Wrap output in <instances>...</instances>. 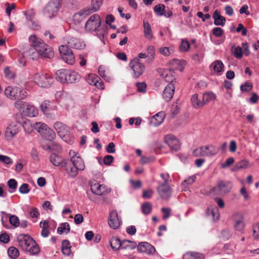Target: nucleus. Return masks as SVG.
Segmentation results:
<instances>
[{"mask_svg":"<svg viewBox=\"0 0 259 259\" xmlns=\"http://www.w3.org/2000/svg\"><path fill=\"white\" fill-rule=\"evenodd\" d=\"M18 127L17 125L14 123H12L9 125L6 130V137L7 139L10 140L18 133Z\"/></svg>","mask_w":259,"mask_h":259,"instance_id":"obj_21","label":"nucleus"},{"mask_svg":"<svg viewBox=\"0 0 259 259\" xmlns=\"http://www.w3.org/2000/svg\"><path fill=\"white\" fill-rule=\"evenodd\" d=\"M8 185L9 187L12 190L10 191V192H14L17 189V182L15 179H11L8 181Z\"/></svg>","mask_w":259,"mask_h":259,"instance_id":"obj_56","label":"nucleus"},{"mask_svg":"<svg viewBox=\"0 0 259 259\" xmlns=\"http://www.w3.org/2000/svg\"><path fill=\"white\" fill-rule=\"evenodd\" d=\"M233 54L234 56L240 59L242 57V49L240 47H237L234 48Z\"/></svg>","mask_w":259,"mask_h":259,"instance_id":"obj_62","label":"nucleus"},{"mask_svg":"<svg viewBox=\"0 0 259 259\" xmlns=\"http://www.w3.org/2000/svg\"><path fill=\"white\" fill-rule=\"evenodd\" d=\"M129 67L133 71V76L136 78L142 75L145 71V65L138 58H135L130 61Z\"/></svg>","mask_w":259,"mask_h":259,"instance_id":"obj_10","label":"nucleus"},{"mask_svg":"<svg viewBox=\"0 0 259 259\" xmlns=\"http://www.w3.org/2000/svg\"><path fill=\"white\" fill-rule=\"evenodd\" d=\"M212 17L214 19V24L215 25L224 26L225 25L226 19L221 15L218 10L214 12Z\"/></svg>","mask_w":259,"mask_h":259,"instance_id":"obj_24","label":"nucleus"},{"mask_svg":"<svg viewBox=\"0 0 259 259\" xmlns=\"http://www.w3.org/2000/svg\"><path fill=\"white\" fill-rule=\"evenodd\" d=\"M50 161L51 163L56 166H63L64 164V162L65 161V159L63 158L61 156L52 153L51 154L49 157Z\"/></svg>","mask_w":259,"mask_h":259,"instance_id":"obj_23","label":"nucleus"},{"mask_svg":"<svg viewBox=\"0 0 259 259\" xmlns=\"http://www.w3.org/2000/svg\"><path fill=\"white\" fill-rule=\"evenodd\" d=\"M219 152L218 149L213 145L201 146L193 150V154L195 156L209 157L216 155Z\"/></svg>","mask_w":259,"mask_h":259,"instance_id":"obj_8","label":"nucleus"},{"mask_svg":"<svg viewBox=\"0 0 259 259\" xmlns=\"http://www.w3.org/2000/svg\"><path fill=\"white\" fill-rule=\"evenodd\" d=\"M234 225L235 230L242 232L245 227L242 215L240 214H236L234 215Z\"/></svg>","mask_w":259,"mask_h":259,"instance_id":"obj_20","label":"nucleus"},{"mask_svg":"<svg viewBox=\"0 0 259 259\" xmlns=\"http://www.w3.org/2000/svg\"><path fill=\"white\" fill-rule=\"evenodd\" d=\"M211 31L212 33L218 37L222 36L224 32V30L220 27H214L212 29Z\"/></svg>","mask_w":259,"mask_h":259,"instance_id":"obj_59","label":"nucleus"},{"mask_svg":"<svg viewBox=\"0 0 259 259\" xmlns=\"http://www.w3.org/2000/svg\"><path fill=\"white\" fill-rule=\"evenodd\" d=\"M0 161L6 165H10L13 163V161L10 157L3 155H0Z\"/></svg>","mask_w":259,"mask_h":259,"instance_id":"obj_60","label":"nucleus"},{"mask_svg":"<svg viewBox=\"0 0 259 259\" xmlns=\"http://www.w3.org/2000/svg\"><path fill=\"white\" fill-rule=\"evenodd\" d=\"M249 163L246 160H242L237 163L234 167V170H238L241 169H245L248 167Z\"/></svg>","mask_w":259,"mask_h":259,"instance_id":"obj_49","label":"nucleus"},{"mask_svg":"<svg viewBox=\"0 0 259 259\" xmlns=\"http://www.w3.org/2000/svg\"><path fill=\"white\" fill-rule=\"evenodd\" d=\"M233 187L231 182L229 181L219 180L216 186L209 190V193L213 195H225L230 192Z\"/></svg>","mask_w":259,"mask_h":259,"instance_id":"obj_4","label":"nucleus"},{"mask_svg":"<svg viewBox=\"0 0 259 259\" xmlns=\"http://www.w3.org/2000/svg\"><path fill=\"white\" fill-rule=\"evenodd\" d=\"M141 209L143 214L148 215L152 211V205L150 202H145L142 204Z\"/></svg>","mask_w":259,"mask_h":259,"instance_id":"obj_45","label":"nucleus"},{"mask_svg":"<svg viewBox=\"0 0 259 259\" xmlns=\"http://www.w3.org/2000/svg\"><path fill=\"white\" fill-rule=\"evenodd\" d=\"M183 259H204L205 256L203 254L195 252L188 251L186 252L183 257Z\"/></svg>","mask_w":259,"mask_h":259,"instance_id":"obj_26","label":"nucleus"},{"mask_svg":"<svg viewBox=\"0 0 259 259\" xmlns=\"http://www.w3.org/2000/svg\"><path fill=\"white\" fill-rule=\"evenodd\" d=\"M22 126L25 132L28 134L31 133L33 131V128H34V126L33 127L32 126V124L29 121L24 122Z\"/></svg>","mask_w":259,"mask_h":259,"instance_id":"obj_55","label":"nucleus"},{"mask_svg":"<svg viewBox=\"0 0 259 259\" xmlns=\"http://www.w3.org/2000/svg\"><path fill=\"white\" fill-rule=\"evenodd\" d=\"M207 213L208 214H211L214 221H218L220 218V213L217 208L207 209Z\"/></svg>","mask_w":259,"mask_h":259,"instance_id":"obj_48","label":"nucleus"},{"mask_svg":"<svg viewBox=\"0 0 259 259\" xmlns=\"http://www.w3.org/2000/svg\"><path fill=\"white\" fill-rule=\"evenodd\" d=\"M62 167L64 168L66 173L70 177L74 178L77 176L78 170L84 169L85 165L82 159H79L75 161V162L65 160Z\"/></svg>","mask_w":259,"mask_h":259,"instance_id":"obj_2","label":"nucleus"},{"mask_svg":"<svg viewBox=\"0 0 259 259\" xmlns=\"http://www.w3.org/2000/svg\"><path fill=\"white\" fill-rule=\"evenodd\" d=\"M19 192L22 194H27L30 191L29 185L26 183H24L19 187Z\"/></svg>","mask_w":259,"mask_h":259,"instance_id":"obj_63","label":"nucleus"},{"mask_svg":"<svg viewBox=\"0 0 259 259\" xmlns=\"http://www.w3.org/2000/svg\"><path fill=\"white\" fill-rule=\"evenodd\" d=\"M23 13L25 15L27 20H31L33 19V18L35 15V11L33 9L24 11Z\"/></svg>","mask_w":259,"mask_h":259,"instance_id":"obj_54","label":"nucleus"},{"mask_svg":"<svg viewBox=\"0 0 259 259\" xmlns=\"http://www.w3.org/2000/svg\"><path fill=\"white\" fill-rule=\"evenodd\" d=\"M164 141L171 150L178 151L180 148L179 141L173 135H166L164 138Z\"/></svg>","mask_w":259,"mask_h":259,"instance_id":"obj_15","label":"nucleus"},{"mask_svg":"<svg viewBox=\"0 0 259 259\" xmlns=\"http://www.w3.org/2000/svg\"><path fill=\"white\" fill-rule=\"evenodd\" d=\"M17 240L19 245L25 250H26L34 241L30 236L25 234L19 235Z\"/></svg>","mask_w":259,"mask_h":259,"instance_id":"obj_16","label":"nucleus"},{"mask_svg":"<svg viewBox=\"0 0 259 259\" xmlns=\"http://www.w3.org/2000/svg\"><path fill=\"white\" fill-rule=\"evenodd\" d=\"M122 242L116 237H113L110 240V245L114 250H117L120 247L122 248Z\"/></svg>","mask_w":259,"mask_h":259,"instance_id":"obj_34","label":"nucleus"},{"mask_svg":"<svg viewBox=\"0 0 259 259\" xmlns=\"http://www.w3.org/2000/svg\"><path fill=\"white\" fill-rule=\"evenodd\" d=\"M31 46L32 47L26 52V55L28 56L31 59H37L40 56V54L38 51H36L35 47Z\"/></svg>","mask_w":259,"mask_h":259,"instance_id":"obj_39","label":"nucleus"},{"mask_svg":"<svg viewBox=\"0 0 259 259\" xmlns=\"http://www.w3.org/2000/svg\"><path fill=\"white\" fill-rule=\"evenodd\" d=\"M137 249L139 252L145 253L149 255L153 254L155 252V247L146 242L140 243L137 246Z\"/></svg>","mask_w":259,"mask_h":259,"instance_id":"obj_17","label":"nucleus"},{"mask_svg":"<svg viewBox=\"0 0 259 259\" xmlns=\"http://www.w3.org/2000/svg\"><path fill=\"white\" fill-rule=\"evenodd\" d=\"M113 161V157L110 155H106L103 158L104 164L110 165Z\"/></svg>","mask_w":259,"mask_h":259,"instance_id":"obj_64","label":"nucleus"},{"mask_svg":"<svg viewBox=\"0 0 259 259\" xmlns=\"http://www.w3.org/2000/svg\"><path fill=\"white\" fill-rule=\"evenodd\" d=\"M54 126L58 133L60 135H65L68 132V127L61 122H56Z\"/></svg>","mask_w":259,"mask_h":259,"instance_id":"obj_33","label":"nucleus"},{"mask_svg":"<svg viewBox=\"0 0 259 259\" xmlns=\"http://www.w3.org/2000/svg\"><path fill=\"white\" fill-rule=\"evenodd\" d=\"M66 45L75 49H82L85 47V44L78 38L73 36H68L65 39Z\"/></svg>","mask_w":259,"mask_h":259,"instance_id":"obj_14","label":"nucleus"},{"mask_svg":"<svg viewBox=\"0 0 259 259\" xmlns=\"http://www.w3.org/2000/svg\"><path fill=\"white\" fill-rule=\"evenodd\" d=\"M165 114L163 112H159L154 115L151 119V123L154 126H157L161 124L163 121Z\"/></svg>","mask_w":259,"mask_h":259,"instance_id":"obj_27","label":"nucleus"},{"mask_svg":"<svg viewBox=\"0 0 259 259\" xmlns=\"http://www.w3.org/2000/svg\"><path fill=\"white\" fill-rule=\"evenodd\" d=\"M8 254L11 258H16L19 255V251L15 247L11 246L8 249Z\"/></svg>","mask_w":259,"mask_h":259,"instance_id":"obj_44","label":"nucleus"},{"mask_svg":"<svg viewBox=\"0 0 259 259\" xmlns=\"http://www.w3.org/2000/svg\"><path fill=\"white\" fill-rule=\"evenodd\" d=\"M211 67L214 71L220 73L223 70L224 64L221 61L217 60L212 63Z\"/></svg>","mask_w":259,"mask_h":259,"instance_id":"obj_46","label":"nucleus"},{"mask_svg":"<svg viewBox=\"0 0 259 259\" xmlns=\"http://www.w3.org/2000/svg\"><path fill=\"white\" fill-rule=\"evenodd\" d=\"M62 59L67 64L72 65L75 62V57L71 49L67 45H61L59 48Z\"/></svg>","mask_w":259,"mask_h":259,"instance_id":"obj_11","label":"nucleus"},{"mask_svg":"<svg viewBox=\"0 0 259 259\" xmlns=\"http://www.w3.org/2000/svg\"><path fill=\"white\" fill-rule=\"evenodd\" d=\"M90 10L89 9H86L85 8L81 10L80 11L74 15V21L76 23H80L83 21L87 16L90 15Z\"/></svg>","mask_w":259,"mask_h":259,"instance_id":"obj_22","label":"nucleus"},{"mask_svg":"<svg viewBox=\"0 0 259 259\" xmlns=\"http://www.w3.org/2000/svg\"><path fill=\"white\" fill-rule=\"evenodd\" d=\"M120 223L117 211L116 210L111 211L108 219V224L110 227L113 229H116L119 227Z\"/></svg>","mask_w":259,"mask_h":259,"instance_id":"obj_18","label":"nucleus"},{"mask_svg":"<svg viewBox=\"0 0 259 259\" xmlns=\"http://www.w3.org/2000/svg\"><path fill=\"white\" fill-rule=\"evenodd\" d=\"M50 104L51 102L48 100H45L41 103L40 109L44 114H48L49 108L50 107Z\"/></svg>","mask_w":259,"mask_h":259,"instance_id":"obj_50","label":"nucleus"},{"mask_svg":"<svg viewBox=\"0 0 259 259\" xmlns=\"http://www.w3.org/2000/svg\"><path fill=\"white\" fill-rule=\"evenodd\" d=\"M6 96L12 100L22 101L26 98L27 92L22 88L19 87H8L5 91Z\"/></svg>","mask_w":259,"mask_h":259,"instance_id":"obj_6","label":"nucleus"},{"mask_svg":"<svg viewBox=\"0 0 259 259\" xmlns=\"http://www.w3.org/2000/svg\"><path fill=\"white\" fill-rule=\"evenodd\" d=\"M196 180V177L194 176H192L189 177L187 179L184 181L182 185L186 187L187 185H192Z\"/></svg>","mask_w":259,"mask_h":259,"instance_id":"obj_61","label":"nucleus"},{"mask_svg":"<svg viewBox=\"0 0 259 259\" xmlns=\"http://www.w3.org/2000/svg\"><path fill=\"white\" fill-rule=\"evenodd\" d=\"M70 230V225L68 223L66 222L62 223L60 227L57 229V232L59 234H62L63 233L68 234Z\"/></svg>","mask_w":259,"mask_h":259,"instance_id":"obj_40","label":"nucleus"},{"mask_svg":"<svg viewBox=\"0 0 259 259\" xmlns=\"http://www.w3.org/2000/svg\"><path fill=\"white\" fill-rule=\"evenodd\" d=\"M29 39L31 45L35 47L41 58L51 59L54 57V53L52 48L44 42L42 40L37 38L34 35H31Z\"/></svg>","mask_w":259,"mask_h":259,"instance_id":"obj_1","label":"nucleus"},{"mask_svg":"<svg viewBox=\"0 0 259 259\" xmlns=\"http://www.w3.org/2000/svg\"><path fill=\"white\" fill-rule=\"evenodd\" d=\"M9 222L14 227H18L20 224L19 218L15 215H11L10 217Z\"/></svg>","mask_w":259,"mask_h":259,"instance_id":"obj_57","label":"nucleus"},{"mask_svg":"<svg viewBox=\"0 0 259 259\" xmlns=\"http://www.w3.org/2000/svg\"><path fill=\"white\" fill-rule=\"evenodd\" d=\"M101 25L100 16L95 14L91 16L85 24V29L89 31H96Z\"/></svg>","mask_w":259,"mask_h":259,"instance_id":"obj_12","label":"nucleus"},{"mask_svg":"<svg viewBox=\"0 0 259 259\" xmlns=\"http://www.w3.org/2000/svg\"><path fill=\"white\" fill-rule=\"evenodd\" d=\"M100 77L96 75L95 74H89L87 77V80L88 82L91 84L93 85L96 84L97 82V80H100Z\"/></svg>","mask_w":259,"mask_h":259,"instance_id":"obj_47","label":"nucleus"},{"mask_svg":"<svg viewBox=\"0 0 259 259\" xmlns=\"http://www.w3.org/2000/svg\"><path fill=\"white\" fill-rule=\"evenodd\" d=\"M32 79L36 84L42 88L50 87L54 82L52 76L41 71L34 73Z\"/></svg>","mask_w":259,"mask_h":259,"instance_id":"obj_5","label":"nucleus"},{"mask_svg":"<svg viewBox=\"0 0 259 259\" xmlns=\"http://www.w3.org/2000/svg\"><path fill=\"white\" fill-rule=\"evenodd\" d=\"M216 96L211 92H206L203 94L202 101L204 105L210 101L215 100Z\"/></svg>","mask_w":259,"mask_h":259,"instance_id":"obj_38","label":"nucleus"},{"mask_svg":"<svg viewBox=\"0 0 259 259\" xmlns=\"http://www.w3.org/2000/svg\"><path fill=\"white\" fill-rule=\"evenodd\" d=\"M34 127L41 136L47 140L52 141L56 137V134L53 130L44 123L36 122L34 124Z\"/></svg>","mask_w":259,"mask_h":259,"instance_id":"obj_9","label":"nucleus"},{"mask_svg":"<svg viewBox=\"0 0 259 259\" xmlns=\"http://www.w3.org/2000/svg\"><path fill=\"white\" fill-rule=\"evenodd\" d=\"M15 106L16 108L21 111L24 115L34 117L38 114L37 109L26 102L18 101L15 103Z\"/></svg>","mask_w":259,"mask_h":259,"instance_id":"obj_7","label":"nucleus"},{"mask_svg":"<svg viewBox=\"0 0 259 259\" xmlns=\"http://www.w3.org/2000/svg\"><path fill=\"white\" fill-rule=\"evenodd\" d=\"M40 227L42 228L41 235L44 237H48L50 234V232L48 229L49 228L48 222L47 221L41 222L40 223Z\"/></svg>","mask_w":259,"mask_h":259,"instance_id":"obj_41","label":"nucleus"},{"mask_svg":"<svg viewBox=\"0 0 259 259\" xmlns=\"http://www.w3.org/2000/svg\"><path fill=\"white\" fill-rule=\"evenodd\" d=\"M137 246V244L135 242L125 240L122 241V249H130L133 250Z\"/></svg>","mask_w":259,"mask_h":259,"instance_id":"obj_43","label":"nucleus"},{"mask_svg":"<svg viewBox=\"0 0 259 259\" xmlns=\"http://www.w3.org/2000/svg\"><path fill=\"white\" fill-rule=\"evenodd\" d=\"M67 71L66 69H60L56 73V79L61 83H66Z\"/></svg>","mask_w":259,"mask_h":259,"instance_id":"obj_28","label":"nucleus"},{"mask_svg":"<svg viewBox=\"0 0 259 259\" xmlns=\"http://www.w3.org/2000/svg\"><path fill=\"white\" fill-rule=\"evenodd\" d=\"M102 5V0H92V8H86V9L90 10V14L98 11Z\"/></svg>","mask_w":259,"mask_h":259,"instance_id":"obj_35","label":"nucleus"},{"mask_svg":"<svg viewBox=\"0 0 259 259\" xmlns=\"http://www.w3.org/2000/svg\"><path fill=\"white\" fill-rule=\"evenodd\" d=\"M191 100L192 106L196 109L200 108L204 106L203 101H201V98H199L198 95L197 94L193 95Z\"/></svg>","mask_w":259,"mask_h":259,"instance_id":"obj_32","label":"nucleus"},{"mask_svg":"<svg viewBox=\"0 0 259 259\" xmlns=\"http://www.w3.org/2000/svg\"><path fill=\"white\" fill-rule=\"evenodd\" d=\"M252 89V83L246 82L244 84L240 86V90L242 92H248Z\"/></svg>","mask_w":259,"mask_h":259,"instance_id":"obj_58","label":"nucleus"},{"mask_svg":"<svg viewBox=\"0 0 259 259\" xmlns=\"http://www.w3.org/2000/svg\"><path fill=\"white\" fill-rule=\"evenodd\" d=\"M62 0H52L44 7L42 13L44 16L52 19L55 17L61 7Z\"/></svg>","mask_w":259,"mask_h":259,"instance_id":"obj_3","label":"nucleus"},{"mask_svg":"<svg viewBox=\"0 0 259 259\" xmlns=\"http://www.w3.org/2000/svg\"><path fill=\"white\" fill-rule=\"evenodd\" d=\"M157 190L158 194L163 199H168L171 196V190L169 184H161V182H158Z\"/></svg>","mask_w":259,"mask_h":259,"instance_id":"obj_13","label":"nucleus"},{"mask_svg":"<svg viewBox=\"0 0 259 259\" xmlns=\"http://www.w3.org/2000/svg\"><path fill=\"white\" fill-rule=\"evenodd\" d=\"M190 44L187 39H182L180 45V51L181 52H187L190 49Z\"/></svg>","mask_w":259,"mask_h":259,"instance_id":"obj_52","label":"nucleus"},{"mask_svg":"<svg viewBox=\"0 0 259 259\" xmlns=\"http://www.w3.org/2000/svg\"><path fill=\"white\" fill-rule=\"evenodd\" d=\"M25 251H28L31 255H37L40 252V248L36 242L34 241Z\"/></svg>","mask_w":259,"mask_h":259,"instance_id":"obj_37","label":"nucleus"},{"mask_svg":"<svg viewBox=\"0 0 259 259\" xmlns=\"http://www.w3.org/2000/svg\"><path fill=\"white\" fill-rule=\"evenodd\" d=\"M165 7L163 4H158L154 7V11L158 15L162 16L163 14Z\"/></svg>","mask_w":259,"mask_h":259,"instance_id":"obj_51","label":"nucleus"},{"mask_svg":"<svg viewBox=\"0 0 259 259\" xmlns=\"http://www.w3.org/2000/svg\"><path fill=\"white\" fill-rule=\"evenodd\" d=\"M69 155L70 156V159H66L67 161H72L75 162V161L79 159H82L78 155V154L76 153L74 151L71 150L69 152Z\"/></svg>","mask_w":259,"mask_h":259,"instance_id":"obj_53","label":"nucleus"},{"mask_svg":"<svg viewBox=\"0 0 259 259\" xmlns=\"http://www.w3.org/2000/svg\"><path fill=\"white\" fill-rule=\"evenodd\" d=\"M175 87L173 83H168L163 91L162 96L166 101H170L172 98Z\"/></svg>","mask_w":259,"mask_h":259,"instance_id":"obj_19","label":"nucleus"},{"mask_svg":"<svg viewBox=\"0 0 259 259\" xmlns=\"http://www.w3.org/2000/svg\"><path fill=\"white\" fill-rule=\"evenodd\" d=\"M41 147H42V148L44 149H45V150L49 149V150H51L55 151L58 152H60L62 150V148H61V147L60 146V145H59L58 144H57L55 142H53L51 143V145H48L47 146L42 145Z\"/></svg>","mask_w":259,"mask_h":259,"instance_id":"obj_42","label":"nucleus"},{"mask_svg":"<svg viewBox=\"0 0 259 259\" xmlns=\"http://www.w3.org/2000/svg\"><path fill=\"white\" fill-rule=\"evenodd\" d=\"M174 71L171 70H163L161 74V76L164 79V80L169 82V83H172V82L175 80L172 73Z\"/></svg>","mask_w":259,"mask_h":259,"instance_id":"obj_30","label":"nucleus"},{"mask_svg":"<svg viewBox=\"0 0 259 259\" xmlns=\"http://www.w3.org/2000/svg\"><path fill=\"white\" fill-rule=\"evenodd\" d=\"M62 252L63 254L69 256L71 253L70 242L67 240H64L62 242Z\"/></svg>","mask_w":259,"mask_h":259,"instance_id":"obj_36","label":"nucleus"},{"mask_svg":"<svg viewBox=\"0 0 259 259\" xmlns=\"http://www.w3.org/2000/svg\"><path fill=\"white\" fill-rule=\"evenodd\" d=\"M91 189L93 193L98 195H102L105 192L104 187L96 182L91 185Z\"/></svg>","mask_w":259,"mask_h":259,"instance_id":"obj_29","label":"nucleus"},{"mask_svg":"<svg viewBox=\"0 0 259 259\" xmlns=\"http://www.w3.org/2000/svg\"><path fill=\"white\" fill-rule=\"evenodd\" d=\"M144 36L148 39L151 40L153 37L151 27L148 21H143Z\"/></svg>","mask_w":259,"mask_h":259,"instance_id":"obj_31","label":"nucleus"},{"mask_svg":"<svg viewBox=\"0 0 259 259\" xmlns=\"http://www.w3.org/2000/svg\"><path fill=\"white\" fill-rule=\"evenodd\" d=\"M67 74V83H74L78 81L80 79V75L75 71L68 70Z\"/></svg>","mask_w":259,"mask_h":259,"instance_id":"obj_25","label":"nucleus"}]
</instances>
